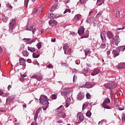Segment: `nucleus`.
I'll return each mask as SVG.
<instances>
[{"mask_svg": "<svg viewBox=\"0 0 125 125\" xmlns=\"http://www.w3.org/2000/svg\"><path fill=\"white\" fill-rule=\"evenodd\" d=\"M13 30H14V27L9 26V32L10 34H12V33H13Z\"/></svg>", "mask_w": 125, "mask_h": 125, "instance_id": "28", "label": "nucleus"}, {"mask_svg": "<svg viewBox=\"0 0 125 125\" xmlns=\"http://www.w3.org/2000/svg\"><path fill=\"white\" fill-rule=\"evenodd\" d=\"M87 22L92 24V23H94L96 21V19L94 17L90 18L86 20Z\"/></svg>", "mask_w": 125, "mask_h": 125, "instance_id": "13", "label": "nucleus"}, {"mask_svg": "<svg viewBox=\"0 0 125 125\" xmlns=\"http://www.w3.org/2000/svg\"><path fill=\"white\" fill-rule=\"evenodd\" d=\"M33 30V26L28 25L26 27V31H32Z\"/></svg>", "mask_w": 125, "mask_h": 125, "instance_id": "34", "label": "nucleus"}, {"mask_svg": "<svg viewBox=\"0 0 125 125\" xmlns=\"http://www.w3.org/2000/svg\"><path fill=\"white\" fill-rule=\"evenodd\" d=\"M38 12V9L35 8L32 11V14H36Z\"/></svg>", "mask_w": 125, "mask_h": 125, "instance_id": "47", "label": "nucleus"}, {"mask_svg": "<svg viewBox=\"0 0 125 125\" xmlns=\"http://www.w3.org/2000/svg\"><path fill=\"white\" fill-rule=\"evenodd\" d=\"M27 49L29 51H30V52H35V51H36L35 47H28Z\"/></svg>", "mask_w": 125, "mask_h": 125, "instance_id": "23", "label": "nucleus"}, {"mask_svg": "<svg viewBox=\"0 0 125 125\" xmlns=\"http://www.w3.org/2000/svg\"><path fill=\"white\" fill-rule=\"evenodd\" d=\"M103 105L105 109H110V106H108L106 104L103 103Z\"/></svg>", "mask_w": 125, "mask_h": 125, "instance_id": "35", "label": "nucleus"}, {"mask_svg": "<svg viewBox=\"0 0 125 125\" xmlns=\"http://www.w3.org/2000/svg\"><path fill=\"white\" fill-rule=\"evenodd\" d=\"M51 98L54 100L56 99L57 98V96L55 94H53L51 96Z\"/></svg>", "mask_w": 125, "mask_h": 125, "instance_id": "44", "label": "nucleus"}, {"mask_svg": "<svg viewBox=\"0 0 125 125\" xmlns=\"http://www.w3.org/2000/svg\"><path fill=\"white\" fill-rule=\"evenodd\" d=\"M120 42H121V39H120V37L119 36H115V38H113L111 39V45H114V43L115 45H118L119 43H120Z\"/></svg>", "mask_w": 125, "mask_h": 125, "instance_id": "4", "label": "nucleus"}, {"mask_svg": "<svg viewBox=\"0 0 125 125\" xmlns=\"http://www.w3.org/2000/svg\"><path fill=\"white\" fill-rule=\"evenodd\" d=\"M31 125H38V123L37 122H32L31 124Z\"/></svg>", "mask_w": 125, "mask_h": 125, "instance_id": "62", "label": "nucleus"}, {"mask_svg": "<svg viewBox=\"0 0 125 125\" xmlns=\"http://www.w3.org/2000/svg\"><path fill=\"white\" fill-rule=\"evenodd\" d=\"M81 4L84 3L85 0H80Z\"/></svg>", "mask_w": 125, "mask_h": 125, "instance_id": "59", "label": "nucleus"}, {"mask_svg": "<svg viewBox=\"0 0 125 125\" xmlns=\"http://www.w3.org/2000/svg\"><path fill=\"white\" fill-rule=\"evenodd\" d=\"M79 35H83L84 34V27L83 26H81L79 28L78 31Z\"/></svg>", "mask_w": 125, "mask_h": 125, "instance_id": "8", "label": "nucleus"}, {"mask_svg": "<svg viewBox=\"0 0 125 125\" xmlns=\"http://www.w3.org/2000/svg\"><path fill=\"white\" fill-rule=\"evenodd\" d=\"M104 122V120H102L101 121H100L99 122V125H103Z\"/></svg>", "mask_w": 125, "mask_h": 125, "instance_id": "58", "label": "nucleus"}, {"mask_svg": "<svg viewBox=\"0 0 125 125\" xmlns=\"http://www.w3.org/2000/svg\"><path fill=\"white\" fill-rule=\"evenodd\" d=\"M24 47H25V46L24 45V44H22V45H21V46H20L21 49H23V48H24Z\"/></svg>", "mask_w": 125, "mask_h": 125, "instance_id": "63", "label": "nucleus"}, {"mask_svg": "<svg viewBox=\"0 0 125 125\" xmlns=\"http://www.w3.org/2000/svg\"><path fill=\"white\" fill-rule=\"evenodd\" d=\"M42 9H43V7L42 6L40 7V11L39 12V13L40 14H42Z\"/></svg>", "mask_w": 125, "mask_h": 125, "instance_id": "56", "label": "nucleus"}, {"mask_svg": "<svg viewBox=\"0 0 125 125\" xmlns=\"http://www.w3.org/2000/svg\"><path fill=\"white\" fill-rule=\"evenodd\" d=\"M19 61H20V65H23L26 62V60L23 58H21L19 60Z\"/></svg>", "mask_w": 125, "mask_h": 125, "instance_id": "21", "label": "nucleus"}, {"mask_svg": "<svg viewBox=\"0 0 125 125\" xmlns=\"http://www.w3.org/2000/svg\"><path fill=\"white\" fill-rule=\"evenodd\" d=\"M77 81V75H74L73 76V82H75Z\"/></svg>", "mask_w": 125, "mask_h": 125, "instance_id": "53", "label": "nucleus"}, {"mask_svg": "<svg viewBox=\"0 0 125 125\" xmlns=\"http://www.w3.org/2000/svg\"><path fill=\"white\" fill-rule=\"evenodd\" d=\"M86 106H87V103H85V104H83V108H82L83 110H84Z\"/></svg>", "mask_w": 125, "mask_h": 125, "instance_id": "46", "label": "nucleus"}, {"mask_svg": "<svg viewBox=\"0 0 125 125\" xmlns=\"http://www.w3.org/2000/svg\"><path fill=\"white\" fill-rule=\"evenodd\" d=\"M71 51H72V50H71V49H69L67 51L66 54L67 55H70V54H71Z\"/></svg>", "mask_w": 125, "mask_h": 125, "instance_id": "51", "label": "nucleus"}, {"mask_svg": "<svg viewBox=\"0 0 125 125\" xmlns=\"http://www.w3.org/2000/svg\"><path fill=\"white\" fill-rule=\"evenodd\" d=\"M88 34H85L84 35L81 37V39H84L86 38H88Z\"/></svg>", "mask_w": 125, "mask_h": 125, "instance_id": "38", "label": "nucleus"}, {"mask_svg": "<svg viewBox=\"0 0 125 125\" xmlns=\"http://www.w3.org/2000/svg\"><path fill=\"white\" fill-rule=\"evenodd\" d=\"M48 68H50V69H53V66L52 64H49L48 65Z\"/></svg>", "mask_w": 125, "mask_h": 125, "instance_id": "54", "label": "nucleus"}, {"mask_svg": "<svg viewBox=\"0 0 125 125\" xmlns=\"http://www.w3.org/2000/svg\"><path fill=\"white\" fill-rule=\"evenodd\" d=\"M101 15H102V13H99L97 14L96 17L97 18H99L100 17V16H101Z\"/></svg>", "mask_w": 125, "mask_h": 125, "instance_id": "50", "label": "nucleus"}, {"mask_svg": "<svg viewBox=\"0 0 125 125\" xmlns=\"http://www.w3.org/2000/svg\"><path fill=\"white\" fill-rule=\"evenodd\" d=\"M29 0H24V6H26V7H28V3Z\"/></svg>", "mask_w": 125, "mask_h": 125, "instance_id": "36", "label": "nucleus"}, {"mask_svg": "<svg viewBox=\"0 0 125 125\" xmlns=\"http://www.w3.org/2000/svg\"><path fill=\"white\" fill-rule=\"evenodd\" d=\"M22 54L24 57H28L29 56V52L27 50H24L22 52Z\"/></svg>", "mask_w": 125, "mask_h": 125, "instance_id": "22", "label": "nucleus"}, {"mask_svg": "<svg viewBox=\"0 0 125 125\" xmlns=\"http://www.w3.org/2000/svg\"><path fill=\"white\" fill-rule=\"evenodd\" d=\"M75 18H76L77 20L79 21L81 18H82V15H76L75 17Z\"/></svg>", "mask_w": 125, "mask_h": 125, "instance_id": "33", "label": "nucleus"}, {"mask_svg": "<svg viewBox=\"0 0 125 125\" xmlns=\"http://www.w3.org/2000/svg\"><path fill=\"white\" fill-rule=\"evenodd\" d=\"M61 107H62V105H61L59 107L57 108L55 110V112L57 113V116L64 119L66 118V114H65V113H63V110H62V108H61Z\"/></svg>", "mask_w": 125, "mask_h": 125, "instance_id": "3", "label": "nucleus"}, {"mask_svg": "<svg viewBox=\"0 0 125 125\" xmlns=\"http://www.w3.org/2000/svg\"><path fill=\"white\" fill-rule=\"evenodd\" d=\"M30 40H31V39H30V38H24L23 39V41L25 40L26 42H29V41H30Z\"/></svg>", "mask_w": 125, "mask_h": 125, "instance_id": "60", "label": "nucleus"}, {"mask_svg": "<svg viewBox=\"0 0 125 125\" xmlns=\"http://www.w3.org/2000/svg\"><path fill=\"white\" fill-rule=\"evenodd\" d=\"M120 12H118V11H117V12H116V15H115V16H116V17H117V18L120 17Z\"/></svg>", "mask_w": 125, "mask_h": 125, "instance_id": "52", "label": "nucleus"}, {"mask_svg": "<svg viewBox=\"0 0 125 125\" xmlns=\"http://www.w3.org/2000/svg\"><path fill=\"white\" fill-rule=\"evenodd\" d=\"M83 73L84 75H86L87 73H88V68H87V67H86L85 68H84L83 71Z\"/></svg>", "mask_w": 125, "mask_h": 125, "instance_id": "26", "label": "nucleus"}, {"mask_svg": "<svg viewBox=\"0 0 125 125\" xmlns=\"http://www.w3.org/2000/svg\"><path fill=\"white\" fill-rule=\"evenodd\" d=\"M38 116H39V114L35 113V116H34V121H35V122H37V119H38Z\"/></svg>", "mask_w": 125, "mask_h": 125, "instance_id": "40", "label": "nucleus"}, {"mask_svg": "<svg viewBox=\"0 0 125 125\" xmlns=\"http://www.w3.org/2000/svg\"><path fill=\"white\" fill-rule=\"evenodd\" d=\"M84 97V96H83L82 94H79L77 96V98H78V100H80V101L83 99Z\"/></svg>", "mask_w": 125, "mask_h": 125, "instance_id": "25", "label": "nucleus"}, {"mask_svg": "<svg viewBox=\"0 0 125 125\" xmlns=\"http://www.w3.org/2000/svg\"><path fill=\"white\" fill-rule=\"evenodd\" d=\"M94 85H95V83H94L86 82L85 85L83 86L86 88H91V87H93Z\"/></svg>", "mask_w": 125, "mask_h": 125, "instance_id": "6", "label": "nucleus"}, {"mask_svg": "<svg viewBox=\"0 0 125 125\" xmlns=\"http://www.w3.org/2000/svg\"><path fill=\"white\" fill-rule=\"evenodd\" d=\"M36 31H37L36 28H33L32 29V33H33V34H35V33H36Z\"/></svg>", "mask_w": 125, "mask_h": 125, "instance_id": "61", "label": "nucleus"}, {"mask_svg": "<svg viewBox=\"0 0 125 125\" xmlns=\"http://www.w3.org/2000/svg\"><path fill=\"white\" fill-rule=\"evenodd\" d=\"M40 103L43 104L42 108L44 111H45L47 108H48V100H47V97L46 96L42 95L40 98Z\"/></svg>", "mask_w": 125, "mask_h": 125, "instance_id": "1", "label": "nucleus"}, {"mask_svg": "<svg viewBox=\"0 0 125 125\" xmlns=\"http://www.w3.org/2000/svg\"><path fill=\"white\" fill-rule=\"evenodd\" d=\"M71 104V98H68L66 101V108H68Z\"/></svg>", "mask_w": 125, "mask_h": 125, "instance_id": "20", "label": "nucleus"}, {"mask_svg": "<svg viewBox=\"0 0 125 125\" xmlns=\"http://www.w3.org/2000/svg\"><path fill=\"white\" fill-rule=\"evenodd\" d=\"M100 48L103 49L104 48H106V44L104 43V44H102L100 46Z\"/></svg>", "mask_w": 125, "mask_h": 125, "instance_id": "32", "label": "nucleus"}, {"mask_svg": "<svg viewBox=\"0 0 125 125\" xmlns=\"http://www.w3.org/2000/svg\"><path fill=\"white\" fill-rule=\"evenodd\" d=\"M31 79H35L37 81H42V77L40 75H34L31 77Z\"/></svg>", "mask_w": 125, "mask_h": 125, "instance_id": "9", "label": "nucleus"}, {"mask_svg": "<svg viewBox=\"0 0 125 125\" xmlns=\"http://www.w3.org/2000/svg\"><path fill=\"white\" fill-rule=\"evenodd\" d=\"M2 21L4 22V23H6V22L8 21V18L7 17H4L3 18Z\"/></svg>", "mask_w": 125, "mask_h": 125, "instance_id": "31", "label": "nucleus"}, {"mask_svg": "<svg viewBox=\"0 0 125 125\" xmlns=\"http://www.w3.org/2000/svg\"><path fill=\"white\" fill-rule=\"evenodd\" d=\"M104 87L106 88H109L111 94H113V90L111 88H116L117 87V84L115 82H111L104 84Z\"/></svg>", "mask_w": 125, "mask_h": 125, "instance_id": "2", "label": "nucleus"}, {"mask_svg": "<svg viewBox=\"0 0 125 125\" xmlns=\"http://www.w3.org/2000/svg\"><path fill=\"white\" fill-rule=\"evenodd\" d=\"M125 50V46L123 45V46H119L117 48L116 50H117V51H119V52H120V51H124Z\"/></svg>", "mask_w": 125, "mask_h": 125, "instance_id": "17", "label": "nucleus"}, {"mask_svg": "<svg viewBox=\"0 0 125 125\" xmlns=\"http://www.w3.org/2000/svg\"><path fill=\"white\" fill-rule=\"evenodd\" d=\"M101 39L102 40V42L104 43H106L107 42V38H106V31H103L101 32Z\"/></svg>", "mask_w": 125, "mask_h": 125, "instance_id": "5", "label": "nucleus"}, {"mask_svg": "<svg viewBox=\"0 0 125 125\" xmlns=\"http://www.w3.org/2000/svg\"><path fill=\"white\" fill-rule=\"evenodd\" d=\"M75 63L76 64H77V65H79L80 63H81V62L80 61V60H77L75 61Z\"/></svg>", "mask_w": 125, "mask_h": 125, "instance_id": "55", "label": "nucleus"}, {"mask_svg": "<svg viewBox=\"0 0 125 125\" xmlns=\"http://www.w3.org/2000/svg\"><path fill=\"white\" fill-rule=\"evenodd\" d=\"M16 25V21L15 19H12L10 21L9 26L10 27H15Z\"/></svg>", "mask_w": 125, "mask_h": 125, "instance_id": "11", "label": "nucleus"}, {"mask_svg": "<svg viewBox=\"0 0 125 125\" xmlns=\"http://www.w3.org/2000/svg\"><path fill=\"white\" fill-rule=\"evenodd\" d=\"M49 24L50 26H56L57 21L54 20H51L49 21Z\"/></svg>", "mask_w": 125, "mask_h": 125, "instance_id": "10", "label": "nucleus"}, {"mask_svg": "<svg viewBox=\"0 0 125 125\" xmlns=\"http://www.w3.org/2000/svg\"><path fill=\"white\" fill-rule=\"evenodd\" d=\"M86 116L87 117H90L91 116V112H90L89 111H88L86 113Z\"/></svg>", "mask_w": 125, "mask_h": 125, "instance_id": "42", "label": "nucleus"}, {"mask_svg": "<svg viewBox=\"0 0 125 125\" xmlns=\"http://www.w3.org/2000/svg\"><path fill=\"white\" fill-rule=\"evenodd\" d=\"M14 98H15L14 96H12L8 98L6 100V103L8 104H9L10 103H11V101H12Z\"/></svg>", "mask_w": 125, "mask_h": 125, "instance_id": "19", "label": "nucleus"}, {"mask_svg": "<svg viewBox=\"0 0 125 125\" xmlns=\"http://www.w3.org/2000/svg\"><path fill=\"white\" fill-rule=\"evenodd\" d=\"M48 17L50 19H54V18H57V14H50L48 15Z\"/></svg>", "mask_w": 125, "mask_h": 125, "instance_id": "15", "label": "nucleus"}, {"mask_svg": "<svg viewBox=\"0 0 125 125\" xmlns=\"http://www.w3.org/2000/svg\"><path fill=\"white\" fill-rule=\"evenodd\" d=\"M122 10H123V8H122V7H118L117 8V11H118L119 12H122Z\"/></svg>", "mask_w": 125, "mask_h": 125, "instance_id": "48", "label": "nucleus"}, {"mask_svg": "<svg viewBox=\"0 0 125 125\" xmlns=\"http://www.w3.org/2000/svg\"><path fill=\"white\" fill-rule=\"evenodd\" d=\"M105 0H97V5H101L102 4L104 3V1Z\"/></svg>", "mask_w": 125, "mask_h": 125, "instance_id": "24", "label": "nucleus"}, {"mask_svg": "<svg viewBox=\"0 0 125 125\" xmlns=\"http://www.w3.org/2000/svg\"><path fill=\"white\" fill-rule=\"evenodd\" d=\"M37 46L38 49H41V48H42V43L41 42L38 43Z\"/></svg>", "mask_w": 125, "mask_h": 125, "instance_id": "39", "label": "nucleus"}, {"mask_svg": "<svg viewBox=\"0 0 125 125\" xmlns=\"http://www.w3.org/2000/svg\"><path fill=\"white\" fill-rule=\"evenodd\" d=\"M103 103H104V104H107L108 103H110V99L109 98H106Z\"/></svg>", "mask_w": 125, "mask_h": 125, "instance_id": "30", "label": "nucleus"}, {"mask_svg": "<svg viewBox=\"0 0 125 125\" xmlns=\"http://www.w3.org/2000/svg\"><path fill=\"white\" fill-rule=\"evenodd\" d=\"M122 122H125V115H122Z\"/></svg>", "mask_w": 125, "mask_h": 125, "instance_id": "57", "label": "nucleus"}, {"mask_svg": "<svg viewBox=\"0 0 125 125\" xmlns=\"http://www.w3.org/2000/svg\"><path fill=\"white\" fill-rule=\"evenodd\" d=\"M112 54L114 55V58H116V56H119V55H120V51L118 50L116 51V50H113L112 51Z\"/></svg>", "mask_w": 125, "mask_h": 125, "instance_id": "16", "label": "nucleus"}, {"mask_svg": "<svg viewBox=\"0 0 125 125\" xmlns=\"http://www.w3.org/2000/svg\"><path fill=\"white\" fill-rule=\"evenodd\" d=\"M86 65L87 66V67H91V64L90 63H86Z\"/></svg>", "mask_w": 125, "mask_h": 125, "instance_id": "64", "label": "nucleus"}, {"mask_svg": "<svg viewBox=\"0 0 125 125\" xmlns=\"http://www.w3.org/2000/svg\"><path fill=\"white\" fill-rule=\"evenodd\" d=\"M118 68L119 69H125V62H120L118 64Z\"/></svg>", "mask_w": 125, "mask_h": 125, "instance_id": "18", "label": "nucleus"}, {"mask_svg": "<svg viewBox=\"0 0 125 125\" xmlns=\"http://www.w3.org/2000/svg\"><path fill=\"white\" fill-rule=\"evenodd\" d=\"M114 104L116 107H119V100L116 99L114 100Z\"/></svg>", "mask_w": 125, "mask_h": 125, "instance_id": "29", "label": "nucleus"}, {"mask_svg": "<svg viewBox=\"0 0 125 125\" xmlns=\"http://www.w3.org/2000/svg\"><path fill=\"white\" fill-rule=\"evenodd\" d=\"M106 35L107 36V38L108 39H109V40H112V39H113V38H114V35H113V33H112V32L111 31H108L106 33Z\"/></svg>", "mask_w": 125, "mask_h": 125, "instance_id": "14", "label": "nucleus"}, {"mask_svg": "<svg viewBox=\"0 0 125 125\" xmlns=\"http://www.w3.org/2000/svg\"><path fill=\"white\" fill-rule=\"evenodd\" d=\"M89 51H90V50H89V49H86V50H84V52H85V55L86 56V55H87V54H88V53H89Z\"/></svg>", "mask_w": 125, "mask_h": 125, "instance_id": "41", "label": "nucleus"}, {"mask_svg": "<svg viewBox=\"0 0 125 125\" xmlns=\"http://www.w3.org/2000/svg\"><path fill=\"white\" fill-rule=\"evenodd\" d=\"M100 71L99 70V69L98 68H95L93 71V73H91V76H95L96 75H98L99 74V72Z\"/></svg>", "mask_w": 125, "mask_h": 125, "instance_id": "12", "label": "nucleus"}, {"mask_svg": "<svg viewBox=\"0 0 125 125\" xmlns=\"http://www.w3.org/2000/svg\"><path fill=\"white\" fill-rule=\"evenodd\" d=\"M86 97L87 99H90V98H91V95H90V94H86Z\"/></svg>", "mask_w": 125, "mask_h": 125, "instance_id": "49", "label": "nucleus"}, {"mask_svg": "<svg viewBox=\"0 0 125 125\" xmlns=\"http://www.w3.org/2000/svg\"><path fill=\"white\" fill-rule=\"evenodd\" d=\"M77 117L78 118V119H79L80 123H82V122H83V120H84V117L83 116V113H78Z\"/></svg>", "mask_w": 125, "mask_h": 125, "instance_id": "7", "label": "nucleus"}, {"mask_svg": "<svg viewBox=\"0 0 125 125\" xmlns=\"http://www.w3.org/2000/svg\"><path fill=\"white\" fill-rule=\"evenodd\" d=\"M32 56L33 58H39V57L40 56V54H37V53H33L32 54Z\"/></svg>", "mask_w": 125, "mask_h": 125, "instance_id": "27", "label": "nucleus"}, {"mask_svg": "<svg viewBox=\"0 0 125 125\" xmlns=\"http://www.w3.org/2000/svg\"><path fill=\"white\" fill-rule=\"evenodd\" d=\"M36 41H37V40L36 39V38H34L33 40H32L28 42V44H32V43H33V42H36Z\"/></svg>", "mask_w": 125, "mask_h": 125, "instance_id": "37", "label": "nucleus"}, {"mask_svg": "<svg viewBox=\"0 0 125 125\" xmlns=\"http://www.w3.org/2000/svg\"><path fill=\"white\" fill-rule=\"evenodd\" d=\"M42 108L41 107H39L37 110V111H36V114H39V113H40V112H41V111H42Z\"/></svg>", "mask_w": 125, "mask_h": 125, "instance_id": "43", "label": "nucleus"}, {"mask_svg": "<svg viewBox=\"0 0 125 125\" xmlns=\"http://www.w3.org/2000/svg\"><path fill=\"white\" fill-rule=\"evenodd\" d=\"M6 5L7 7H8L9 8H11L12 9V7L9 3H6Z\"/></svg>", "mask_w": 125, "mask_h": 125, "instance_id": "45", "label": "nucleus"}]
</instances>
